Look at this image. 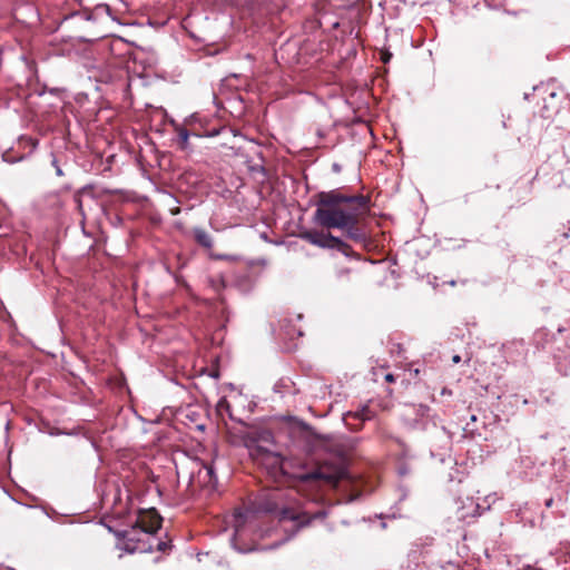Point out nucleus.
<instances>
[{"instance_id": "dca6fc26", "label": "nucleus", "mask_w": 570, "mask_h": 570, "mask_svg": "<svg viewBox=\"0 0 570 570\" xmlns=\"http://www.w3.org/2000/svg\"><path fill=\"white\" fill-rule=\"evenodd\" d=\"M552 504H553V499H552V498H550V499H548V500L546 501V507H547V508H551V507H552Z\"/></svg>"}, {"instance_id": "1a4fd4ad", "label": "nucleus", "mask_w": 570, "mask_h": 570, "mask_svg": "<svg viewBox=\"0 0 570 570\" xmlns=\"http://www.w3.org/2000/svg\"><path fill=\"white\" fill-rule=\"evenodd\" d=\"M96 13H107L110 14V7L105 3L97 4L95 8Z\"/></svg>"}, {"instance_id": "4468645a", "label": "nucleus", "mask_w": 570, "mask_h": 570, "mask_svg": "<svg viewBox=\"0 0 570 570\" xmlns=\"http://www.w3.org/2000/svg\"><path fill=\"white\" fill-rule=\"evenodd\" d=\"M384 379H385V381H386V382H389V383H392V382H394V381H395L394 375H393V374H391V373H387V374L385 375V377H384Z\"/></svg>"}, {"instance_id": "6ab92c4d", "label": "nucleus", "mask_w": 570, "mask_h": 570, "mask_svg": "<svg viewBox=\"0 0 570 570\" xmlns=\"http://www.w3.org/2000/svg\"><path fill=\"white\" fill-rule=\"evenodd\" d=\"M85 18H86L87 20H91V19H92V14H86V16H85Z\"/></svg>"}, {"instance_id": "ddd939ff", "label": "nucleus", "mask_w": 570, "mask_h": 570, "mask_svg": "<svg viewBox=\"0 0 570 570\" xmlns=\"http://www.w3.org/2000/svg\"><path fill=\"white\" fill-rule=\"evenodd\" d=\"M167 548H168V543H166V542H158V544H157V549L159 551H166Z\"/></svg>"}, {"instance_id": "f03ea898", "label": "nucleus", "mask_w": 570, "mask_h": 570, "mask_svg": "<svg viewBox=\"0 0 570 570\" xmlns=\"http://www.w3.org/2000/svg\"><path fill=\"white\" fill-rule=\"evenodd\" d=\"M370 203V197L362 194L347 195L340 189L321 191L317 195L313 222L326 229L344 230L350 239L365 243L366 233L360 227V223L368 215Z\"/></svg>"}, {"instance_id": "7ed1b4c3", "label": "nucleus", "mask_w": 570, "mask_h": 570, "mask_svg": "<svg viewBox=\"0 0 570 570\" xmlns=\"http://www.w3.org/2000/svg\"><path fill=\"white\" fill-rule=\"evenodd\" d=\"M264 512L276 515L279 521H293L296 529L309 524L315 519H324L325 510H318L314 513L302 510L296 492L293 490H275L271 492L261 504Z\"/></svg>"}, {"instance_id": "9b49d317", "label": "nucleus", "mask_w": 570, "mask_h": 570, "mask_svg": "<svg viewBox=\"0 0 570 570\" xmlns=\"http://www.w3.org/2000/svg\"><path fill=\"white\" fill-rule=\"evenodd\" d=\"M357 416L361 419V420H370L371 419V415L368 413V409L367 407H363L361 413L357 414Z\"/></svg>"}, {"instance_id": "39448f33", "label": "nucleus", "mask_w": 570, "mask_h": 570, "mask_svg": "<svg viewBox=\"0 0 570 570\" xmlns=\"http://www.w3.org/2000/svg\"><path fill=\"white\" fill-rule=\"evenodd\" d=\"M189 488L193 493H195L197 489L205 495L214 493L217 488V476L213 464L203 465L198 472L190 478Z\"/></svg>"}, {"instance_id": "423d86ee", "label": "nucleus", "mask_w": 570, "mask_h": 570, "mask_svg": "<svg viewBox=\"0 0 570 570\" xmlns=\"http://www.w3.org/2000/svg\"><path fill=\"white\" fill-rule=\"evenodd\" d=\"M160 528V518L156 517L149 525H146L144 521L137 522L135 527L130 531L124 532V538L127 539L128 543H135L141 541L137 534H142L149 538L151 534L156 533ZM127 550L130 552H135L136 550L146 551L145 548H139L137 546L130 547L127 544Z\"/></svg>"}, {"instance_id": "6e6552de", "label": "nucleus", "mask_w": 570, "mask_h": 570, "mask_svg": "<svg viewBox=\"0 0 570 570\" xmlns=\"http://www.w3.org/2000/svg\"><path fill=\"white\" fill-rule=\"evenodd\" d=\"M177 132H178V138L180 141V148L187 149L188 148V138H189L188 130L185 127H179L177 129Z\"/></svg>"}, {"instance_id": "20e7f679", "label": "nucleus", "mask_w": 570, "mask_h": 570, "mask_svg": "<svg viewBox=\"0 0 570 570\" xmlns=\"http://www.w3.org/2000/svg\"><path fill=\"white\" fill-rule=\"evenodd\" d=\"M299 237L312 245L321 248L336 249L344 255L348 256L350 245L346 244L338 237L331 235L330 233L320 230H306L299 234Z\"/></svg>"}, {"instance_id": "a211bd4d", "label": "nucleus", "mask_w": 570, "mask_h": 570, "mask_svg": "<svg viewBox=\"0 0 570 570\" xmlns=\"http://www.w3.org/2000/svg\"><path fill=\"white\" fill-rule=\"evenodd\" d=\"M479 508H480V505L476 503L475 504V512L472 515H480L481 514V512H479Z\"/></svg>"}, {"instance_id": "9d476101", "label": "nucleus", "mask_w": 570, "mask_h": 570, "mask_svg": "<svg viewBox=\"0 0 570 570\" xmlns=\"http://www.w3.org/2000/svg\"><path fill=\"white\" fill-rule=\"evenodd\" d=\"M52 166L55 167L56 169V174L57 176H62L63 175V171L62 169L60 168L59 164H58V160L56 158V156H52V161H51Z\"/></svg>"}, {"instance_id": "f8f14e48", "label": "nucleus", "mask_w": 570, "mask_h": 570, "mask_svg": "<svg viewBox=\"0 0 570 570\" xmlns=\"http://www.w3.org/2000/svg\"><path fill=\"white\" fill-rule=\"evenodd\" d=\"M218 406L220 409L225 407L227 411H229V404H228V402L225 399L219 401Z\"/></svg>"}, {"instance_id": "f257e3e1", "label": "nucleus", "mask_w": 570, "mask_h": 570, "mask_svg": "<svg viewBox=\"0 0 570 570\" xmlns=\"http://www.w3.org/2000/svg\"><path fill=\"white\" fill-rule=\"evenodd\" d=\"M244 445L253 461L261 465L274 479L278 480L288 476L302 483H314L324 481L326 483L337 482L345 473L343 468L330 469L326 465H318L308 469L305 464L296 471H289L291 463L281 453L274 450V435L268 430H255L243 435Z\"/></svg>"}, {"instance_id": "aec40b11", "label": "nucleus", "mask_w": 570, "mask_h": 570, "mask_svg": "<svg viewBox=\"0 0 570 570\" xmlns=\"http://www.w3.org/2000/svg\"><path fill=\"white\" fill-rule=\"evenodd\" d=\"M450 285H451V286H454V285H455V281H451V282H450Z\"/></svg>"}, {"instance_id": "f3484780", "label": "nucleus", "mask_w": 570, "mask_h": 570, "mask_svg": "<svg viewBox=\"0 0 570 570\" xmlns=\"http://www.w3.org/2000/svg\"><path fill=\"white\" fill-rule=\"evenodd\" d=\"M452 361H453V363H459V362L461 361L460 355H454V356L452 357Z\"/></svg>"}, {"instance_id": "0eeeda50", "label": "nucleus", "mask_w": 570, "mask_h": 570, "mask_svg": "<svg viewBox=\"0 0 570 570\" xmlns=\"http://www.w3.org/2000/svg\"><path fill=\"white\" fill-rule=\"evenodd\" d=\"M193 235L198 245L204 248L210 249L214 245L212 236L203 228L195 227L193 229Z\"/></svg>"}, {"instance_id": "412c9836", "label": "nucleus", "mask_w": 570, "mask_h": 570, "mask_svg": "<svg viewBox=\"0 0 570 570\" xmlns=\"http://www.w3.org/2000/svg\"><path fill=\"white\" fill-rule=\"evenodd\" d=\"M238 531H239V530H238V527H236V529H235V535L238 533Z\"/></svg>"}, {"instance_id": "2eb2a0df", "label": "nucleus", "mask_w": 570, "mask_h": 570, "mask_svg": "<svg viewBox=\"0 0 570 570\" xmlns=\"http://www.w3.org/2000/svg\"><path fill=\"white\" fill-rule=\"evenodd\" d=\"M76 202L78 204V208H79L80 213L82 214V204H81V200H80V198L78 196L76 197Z\"/></svg>"}]
</instances>
